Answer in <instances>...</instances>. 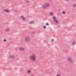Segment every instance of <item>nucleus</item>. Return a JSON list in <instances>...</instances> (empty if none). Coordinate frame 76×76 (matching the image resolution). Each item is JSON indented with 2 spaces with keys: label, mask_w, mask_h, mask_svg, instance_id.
<instances>
[{
  "label": "nucleus",
  "mask_w": 76,
  "mask_h": 76,
  "mask_svg": "<svg viewBox=\"0 0 76 76\" xmlns=\"http://www.w3.org/2000/svg\"><path fill=\"white\" fill-rule=\"evenodd\" d=\"M31 76H34V75L32 74L31 75Z\"/></svg>",
  "instance_id": "24"
},
{
  "label": "nucleus",
  "mask_w": 76,
  "mask_h": 76,
  "mask_svg": "<svg viewBox=\"0 0 76 76\" xmlns=\"http://www.w3.org/2000/svg\"><path fill=\"white\" fill-rule=\"evenodd\" d=\"M10 29L9 28L7 29L6 30V31H9Z\"/></svg>",
  "instance_id": "18"
},
{
  "label": "nucleus",
  "mask_w": 76,
  "mask_h": 76,
  "mask_svg": "<svg viewBox=\"0 0 76 76\" xmlns=\"http://www.w3.org/2000/svg\"><path fill=\"white\" fill-rule=\"evenodd\" d=\"M50 6V4L49 3H46L45 4H43L42 6L43 9H46L47 7H49Z\"/></svg>",
  "instance_id": "2"
},
{
  "label": "nucleus",
  "mask_w": 76,
  "mask_h": 76,
  "mask_svg": "<svg viewBox=\"0 0 76 76\" xmlns=\"http://www.w3.org/2000/svg\"><path fill=\"white\" fill-rule=\"evenodd\" d=\"M29 58L30 60H32L34 61H36L37 60V58H36V54H32L31 56H30L29 57Z\"/></svg>",
  "instance_id": "1"
},
{
  "label": "nucleus",
  "mask_w": 76,
  "mask_h": 76,
  "mask_svg": "<svg viewBox=\"0 0 76 76\" xmlns=\"http://www.w3.org/2000/svg\"><path fill=\"white\" fill-rule=\"evenodd\" d=\"M24 40L26 42H29V41H30V40H31L30 37L29 36L26 37L25 38Z\"/></svg>",
  "instance_id": "3"
},
{
  "label": "nucleus",
  "mask_w": 76,
  "mask_h": 76,
  "mask_svg": "<svg viewBox=\"0 0 76 76\" xmlns=\"http://www.w3.org/2000/svg\"><path fill=\"white\" fill-rule=\"evenodd\" d=\"M29 23L30 24H32V23H34V21H32L30 22Z\"/></svg>",
  "instance_id": "15"
},
{
  "label": "nucleus",
  "mask_w": 76,
  "mask_h": 76,
  "mask_svg": "<svg viewBox=\"0 0 76 76\" xmlns=\"http://www.w3.org/2000/svg\"><path fill=\"white\" fill-rule=\"evenodd\" d=\"M4 11L5 12H7V13H9V12H10V11L7 9H4Z\"/></svg>",
  "instance_id": "7"
},
{
  "label": "nucleus",
  "mask_w": 76,
  "mask_h": 76,
  "mask_svg": "<svg viewBox=\"0 0 76 76\" xmlns=\"http://www.w3.org/2000/svg\"><path fill=\"white\" fill-rule=\"evenodd\" d=\"M62 13L63 14H64L66 13V12L65 11H63Z\"/></svg>",
  "instance_id": "19"
},
{
  "label": "nucleus",
  "mask_w": 76,
  "mask_h": 76,
  "mask_svg": "<svg viewBox=\"0 0 76 76\" xmlns=\"http://www.w3.org/2000/svg\"><path fill=\"white\" fill-rule=\"evenodd\" d=\"M73 7H74V8H75V7H76V4H73L72 6Z\"/></svg>",
  "instance_id": "13"
},
{
  "label": "nucleus",
  "mask_w": 76,
  "mask_h": 76,
  "mask_svg": "<svg viewBox=\"0 0 76 76\" xmlns=\"http://www.w3.org/2000/svg\"><path fill=\"white\" fill-rule=\"evenodd\" d=\"M54 21H55V23L57 24L58 23V20H57V19H56V20H54Z\"/></svg>",
  "instance_id": "9"
},
{
  "label": "nucleus",
  "mask_w": 76,
  "mask_h": 76,
  "mask_svg": "<svg viewBox=\"0 0 76 76\" xmlns=\"http://www.w3.org/2000/svg\"><path fill=\"white\" fill-rule=\"evenodd\" d=\"M46 25H49V24L48 23H46Z\"/></svg>",
  "instance_id": "20"
},
{
  "label": "nucleus",
  "mask_w": 76,
  "mask_h": 76,
  "mask_svg": "<svg viewBox=\"0 0 76 76\" xmlns=\"http://www.w3.org/2000/svg\"><path fill=\"white\" fill-rule=\"evenodd\" d=\"M51 41H54V39H52L51 40Z\"/></svg>",
  "instance_id": "23"
},
{
  "label": "nucleus",
  "mask_w": 76,
  "mask_h": 76,
  "mask_svg": "<svg viewBox=\"0 0 76 76\" xmlns=\"http://www.w3.org/2000/svg\"><path fill=\"white\" fill-rule=\"evenodd\" d=\"M19 50L20 51H24L25 50V48L20 47L19 48Z\"/></svg>",
  "instance_id": "6"
},
{
  "label": "nucleus",
  "mask_w": 76,
  "mask_h": 76,
  "mask_svg": "<svg viewBox=\"0 0 76 76\" xmlns=\"http://www.w3.org/2000/svg\"><path fill=\"white\" fill-rule=\"evenodd\" d=\"M3 41L4 42H6L7 41V39H4Z\"/></svg>",
  "instance_id": "16"
},
{
  "label": "nucleus",
  "mask_w": 76,
  "mask_h": 76,
  "mask_svg": "<svg viewBox=\"0 0 76 76\" xmlns=\"http://www.w3.org/2000/svg\"><path fill=\"white\" fill-rule=\"evenodd\" d=\"M28 73H31V70H28L27 71Z\"/></svg>",
  "instance_id": "12"
},
{
  "label": "nucleus",
  "mask_w": 76,
  "mask_h": 76,
  "mask_svg": "<svg viewBox=\"0 0 76 76\" xmlns=\"http://www.w3.org/2000/svg\"><path fill=\"white\" fill-rule=\"evenodd\" d=\"M56 76H60V74H57L56 75Z\"/></svg>",
  "instance_id": "17"
},
{
  "label": "nucleus",
  "mask_w": 76,
  "mask_h": 76,
  "mask_svg": "<svg viewBox=\"0 0 76 76\" xmlns=\"http://www.w3.org/2000/svg\"><path fill=\"white\" fill-rule=\"evenodd\" d=\"M26 2H27V3H29V1H26Z\"/></svg>",
  "instance_id": "21"
},
{
  "label": "nucleus",
  "mask_w": 76,
  "mask_h": 76,
  "mask_svg": "<svg viewBox=\"0 0 76 76\" xmlns=\"http://www.w3.org/2000/svg\"><path fill=\"white\" fill-rule=\"evenodd\" d=\"M20 18H21V19H22L23 20H25V18L23 16H21L20 17Z\"/></svg>",
  "instance_id": "8"
},
{
  "label": "nucleus",
  "mask_w": 76,
  "mask_h": 76,
  "mask_svg": "<svg viewBox=\"0 0 76 76\" xmlns=\"http://www.w3.org/2000/svg\"><path fill=\"white\" fill-rule=\"evenodd\" d=\"M53 20H55L57 19H56V17L55 16H53Z\"/></svg>",
  "instance_id": "14"
},
{
  "label": "nucleus",
  "mask_w": 76,
  "mask_h": 76,
  "mask_svg": "<svg viewBox=\"0 0 76 76\" xmlns=\"http://www.w3.org/2000/svg\"><path fill=\"white\" fill-rule=\"evenodd\" d=\"M67 60L69 61H70V62H72L73 61V60L72 59L71 57L70 56H69L67 58Z\"/></svg>",
  "instance_id": "4"
},
{
  "label": "nucleus",
  "mask_w": 76,
  "mask_h": 76,
  "mask_svg": "<svg viewBox=\"0 0 76 76\" xmlns=\"http://www.w3.org/2000/svg\"><path fill=\"white\" fill-rule=\"evenodd\" d=\"M43 28H46V26H44Z\"/></svg>",
  "instance_id": "22"
},
{
  "label": "nucleus",
  "mask_w": 76,
  "mask_h": 76,
  "mask_svg": "<svg viewBox=\"0 0 76 76\" xmlns=\"http://www.w3.org/2000/svg\"><path fill=\"white\" fill-rule=\"evenodd\" d=\"M76 44V42L75 41H73L72 43V45H75Z\"/></svg>",
  "instance_id": "11"
},
{
  "label": "nucleus",
  "mask_w": 76,
  "mask_h": 76,
  "mask_svg": "<svg viewBox=\"0 0 76 76\" xmlns=\"http://www.w3.org/2000/svg\"><path fill=\"white\" fill-rule=\"evenodd\" d=\"M49 15H51V16H52L54 15V13L52 12H50L49 13Z\"/></svg>",
  "instance_id": "10"
},
{
  "label": "nucleus",
  "mask_w": 76,
  "mask_h": 76,
  "mask_svg": "<svg viewBox=\"0 0 76 76\" xmlns=\"http://www.w3.org/2000/svg\"><path fill=\"white\" fill-rule=\"evenodd\" d=\"M8 58H12V59H14V58H15V56H14L12 55H9L8 56Z\"/></svg>",
  "instance_id": "5"
}]
</instances>
